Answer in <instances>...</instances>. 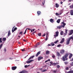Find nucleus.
Masks as SVG:
<instances>
[{
  "mask_svg": "<svg viewBox=\"0 0 73 73\" xmlns=\"http://www.w3.org/2000/svg\"><path fill=\"white\" fill-rule=\"evenodd\" d=\"M61 60H63V61H67L68 60V58H66V57L63 56L62 58H61Z\"/></svg>",
  "mask_w": 73,
  "mask_h": 73,
  "instance_id": "nucleus-1",
  "label": "nucleus"
},
{
  "mask_svg": "<svg viewBox=\"0 0 73 73\" xmlns=\"http://www.w3.org/2000/svg\"><path fill=\"white\" fill-rule=\"evenodd\" d=\"M55 33L56 34V35H54V37H55V38H56V37H58V33H59L58 31H57L55 32Z\"/></svg>",
  "mask_w": 73,
  "mask_h": 73,
  "instance_id": "nucleus-2",
  "label": "nucleus"
},
{
  "mask_svg": "<svg viewBox=\"0 0 73 73\" xmlns=\"http://www.w3.org/2000/svg\"><path fill=\"white\" fill-rule=\"evenodd\" d=\"M11 69L13 70H16L17 69V67L16 66H13L12 67Z\"/></svg>",
  "mask_w": 73,
  "mask_h": 73,
  "instance_id": "nucleus-3",
  "label": "nucleus"
},
{
  "mask_svg": "<svg viewBox=\"0 0 73 73\" xmlns=\"http://www.w3.org/2000/svg\"><path fill=\"white\" fill-rule=\"evenodd\" d=\"M61 24H62V27L64 28L65 26L66 25V23H64V22H62L61 23Z\"/></svg>",
  "mask_w": 73,
  "mask_h": 73,
  "instance_id": "nucleus-4",
  "label": "nucleus"
},
{
  "mask_svg": "<svg viewBox=\"0 0 73 73\" xmlns=\"http://www.w3.org/2000/svg\"><path fill=\"white\" fill-rule=\"evenodd\" d=\"M70 40L69 39H68V40H67V41H66V45H68V44H69L70 43Z\"/></svg>",
  "mask_w": 73,
  "mask_h": 73,
  "instance_id": "nucleus-5",
  "label": "nucleus"
},
{
  "mask_svg": "<svg viewBox=\"0 0 73 73\" xmlns=\"http://www.w3.org/2000/svg\"><path fill=\"white\" fill-rule=\"evenodd\" d=\"M65 52V50L64 49L61 50L60 51V54H64Z\"/></svg>",
  "mask_w": 73,
  "mask_h": 73,
  "instance_id": "nucleus-6",
  "label": "nucleus"
},
{
  "mask_svg": "<svg viewBox=\"0 0 73 73\" xmlns=\"http://www.w3.org/2000/svg\"><path fill=\"white\" fill-rule=\"evenodd\" d=\"M65 41V38H62V40H61L60 43L61 44H62V43H63Z\"/></svg>",
  "mask_w": 73,
  "mask_h": 73,
  "instance_id": "nucleus-7",
  "label": "nucleus"
},
{
  "mask_svg": "<svg viewBox=\"0 0 73 73\" xmlns=\"http://www.w3.org/2000/svg\"><path fill=\"white\" fill-rule=\"evenodd\" d=\"M13 28H14V27H13L12 29V33H13V32H14V31H16V30H17V28L16 27H15L14 29H13Z\"/></svg>",
  "mask_w": 73,
  "mask_h": 73,
  "instance_id": "nucleus-8",
  "label": "nucleus"
},
{
  "mask_svg": "<svg viewBox=\"0 0 73 73\" xmlns=\"http://www.w3.org/2000/svg\"><path fill=\"white\" fill-rule=\"evenodd\" d=\"M72 57H73V54L71 53H70V55L69 56V59H71V58H72Z\"/></svg>",
  "mask_w": 73,
  "mask_h": 73,
  "instance_id": "nucleus-9",
  "label": "nucleus"
},
{
  "mask_svg": "<svg viewBox=\"0 0 73 73\" xmlns=\"http://www.w3.org/2000/svg\"><path fill=\"white\" fill-rule=\"evenodd\" d=\"M43 57L42 56H40L38 57V61H40V60H41V59H43Z\"/></svg>",
  "mask_w": 73,
  "mask_h": 73,
  "instance_id": "nucleus-10",
  "label": "nucleus"
},
{
  "mask_svg": "<svg viewBox=\"0 0 73 73\" xmlns=\"http://www.w3.org/2000/svg\"><path fill=\"white\" fill-rule=\"evenodd\" d=\"M54 19H50V21L51 23H54Z\"/></svg>",
  "mask_w": 73,
  "mask_h": 73,
  "instance_id": "nucleus-11",
  "label": "nucleus"
},
{
  "mask_svg": "<svg viewBox=\"0 0 73 73\" xmlns=\"http://www.w3.org/2000/svg\"><path fill=\"white\" fill-rule=\"evenodd\" d=\"M34 61V60H32L30 61L26 62L27 63V64H30V63H31V62L32 61Z\"/></svg>",
  "mask_w": 73,
  "mask_h": 73,
  "instance_id": "nucleus-12",
  "label": "nucleus"
},
{
  "mask_svg": "<svg viewBox=\"0 0 73 73\" xmlns=\"http://www.w3.org/2000/svg\"><path fill=\"white\" fill-rule=\"evenodd\" d=\"M62 25H60L59 26H58L57 27V29H61V28H62Z\"/></svg>",
  "mask_w": 73,
  "mask_h": 73,
  "instance_id": "nucleus-13",
  "label": "nucleus"
},
{
  "mask_svg": "<svg viewBox=\"0 0 73 73\" xmlns=\"http://www.w3.org/2000/svg\"><path fill=\"white\" fill-rule=\"evenodd\" d=\"M73 30H71L70 31V32L69 34V35H72V34H73Z\"/></svg>",
  "mask_w": 73,
  "mask_h": 73,
  "instance_id": "nucleus-14",
  "label": "nucleus"
},
{
  "mask_svg": "<svg viewBox=\"0 0 73 73\" xmlns=\"http://www.w3.org/2000/svg\"><path fill=\"white\" fill-rule=\"evenodd\" d=\"M40 52H41V51H39L36 54V55L35 56L36 57H37L40 54Z\"/></svg>",
  "mask_w": 73,
  "mask_h": 73,
  "instance_id": "nucleus-15",
  "label": "nucleus"
},
{
  "mask_svg": "<svg viewBox=\"0 0 73 73\" xmlns=\"http://www.w3.org/2000/svg\"><path fill=\"white\" fill-rule=\"evenodd\" d=\"M69 54L68 53H66L65 54V55L64 56V57H65L66 58H67V57H68V55Z\"/></svg>",
  "mask_w": 73,
  "mask_h": 73,
  "instance_id": "nucleus-16",
  "label": "nucleus"
},
{
  "mask_svg": "<svg viewBox=\"0 0 73 73\" xmlns=\"http://www.w3.org/2000/svg\"><path fill=\"white\" fill-rule=\"evenodd\" d=\"M69 54L68 53H66L65 54V55L64 56V57H65L66 58H67V57H68V55Z\"/></svg>",
  "mask_w": 73,
  "mask_h": 73,
  "instance_id": "nucleus-17",
  "label": "nucleus"
},
{
  "mask_svg": "<svg viewBox=\"0 0 73 73\" xmlns=\"http://www.w3.org/2000/svg\"><path fill=\"white\" fill-rule=\"evenodd\" d=\"M41 13L40 12V11H38L37 12V14L38 16H39Z\"/></svg>",
  "mask_w": 73,
  "mask_h": 73,
  "instance_id": "nucleus-18",
  "label": "nucleus"
},
{
  "mask_svg": "<svg viewBox=\"0 0 73 73\" xmlns=\"http://www.w3.org/2000/svg\"><path fill=\"white\" fill-rule=\"evenodd\" d=\"M56 55L58 56H60V55H61V54H60V53H59V52H56Z\"/></svg>",
  "mask_w": 73,
  "mask_h": 73,
  "instance_id": "nucleus-19",
  "label": "nucleus"
},
{
  "mask_svg": "<svg viewBox=\"0 0 73 73\" xmlns=\"http://www.w3.org/2000/svg\"><path fill=\"white\" fill-rule=\"evenodd\" d=\"M70 14L71 15H73V10H72L70 11Z\"/></svg>",
  "mask_w": 73,
  "mask_h": 73,
  "instance_id": "nucleus-20",
  "label": "nucleus"
},
{
  "mask_svg": "<svg viewBox=\"0 0 73 73\" xmlns=\"http://www.w3.org/2000/svg\"><path fill=\"white\" fill-rule=\"evenodd\" d=\"M11 34L10 32V31H9L8 33V34L7 35L8 37H9V36H10V35H11Z\"/></svg>",
  "mask_w": 73,
  "mask_h": 73,
  "instance_id": "nucleus-21",
  "label": "nucleus"
},
{
  "mask_svg": "<svg viewBox=\"0 0 73 73\" xmlns=\"http://www.w3.org/2000/svg\"><path fill=\"white\" fill-rule=\"evenodd\" d=\"M35 57V55H33L31 56L29 59V60H31V58H33V57Z\"/></svg>",
  "mask_w": 73,
  "mask_h": 73,
  "instance_id": "nucleus-22",
  "label": "nucleus"
},
{
  "mask_svg": "<svg viewBox=\"0 0 73 73\" xmlns=\"http://www.w3.org/2000/svg\"><path fill=\"white\" fill-rule=\"evenodd\" d=\"M68 39H69L70 41V40L72 39V40H73V36H71L70 37L68 38Z\"/></svg>",
  "mask_w": 73,
  "mask_h": 73,
  "instance_id": "nucleus-23",
  "label": "nucleus"
},
{
  "mask_svg": "<svg viewBox=\"0 0 73 73\" xmlns=\"http://www.w3.org/2000/svg\"><path fill=\"white\" fill-rule=\"evenodd\" d=\"M61 20L60 19H58L57 21V23H58V24H59V23H60V21Z\"/></svg>",
  "mask_w": 73,
  "mask_h": 73,
  "instance_id": "nucleus-24",
  "label": "nucleus"
},
{
  "mask_svg": "<svg viewBox=\"0 0 73 73\" xmlns=\"http://www.w3.org/2000/svg\"><path fill=\"white\" fill-rule=\"evenodd\" d=\"M50 53V52L49 51H46V54H49Z\"/></svg>",
  "mask_w": 73,
  "mask_h": 73,
  "instance_id": "nucleus-25",
  "label": "nucleus"
},
{
  "mask_svg": "<svg viewBox=\"0 0 73 73\" xmlns=\"http://www.w3.org/2000/svg\"><path fill=\"white\" fill-rule=\"evenodd\" d=\"M56 7V8H58V7H59V5H58V4L56 3L55 4Z\"/></svg>",
  "mask_w": 73,
  "mask_h": 73,
  "instance_id": "nucleus-26",
  "label": "nucleus"
},
{
  "mask_svg": "<svg viewBox=\"0 0 73 73\" xmlns=\"http://www.w3.org/2000/svg\"><path fill=\"white\" fill-rule=\"evenodd\" d=\"M64 35V32L63 31H61L60 32V35Z\"/></svg>",
  "mask_w": 73,
  "mask_h": 73,
  "instance_id": "nucleus-27",
  "label": "nucleus"
},
{
  "mask_svg": "<svg viewBox=\"0 0 73 73\" xmlns=\"http://www.w3.org/2000/svg\"><path fill=\"white\" fill-rule=\"evenodd\" d=\"M55 45V44H54L53 42H51V46H54Z\"/></svg>",
  "mask_w": 73,
  "mask_h": 73,
  "instance_id": "nucleus-28",
  "label": "nucleus"
},
{
  "mask_svg": "<svg viewBox=\"0 0 73 73\" xmlns=\"http://www.w3.org/2000/svg\"><path fill=\"white\" fill-rule=\"evenodd\" d=\"M50 61V60L48 59V60L45 61V62L46 63V62H48V61Z\"/></svg>",
  "mask_w": 73,
  "mask_h": 73,
  "instance_id": "nucleus-29",
  "label": "nucleus"
},
{
  "mask_svg": "<svg viewBox=\"0 0 73 73\" xmlns=\"http://www.w3.org/2000/svg\"><path fill=\"white\" fill-rule=\"evenodd\" d=\"M52 72H53V73H56V72H57V70H53Z\"/></svg>",
  "mask_w": 73,
  "mask_h": 73,
  "instance_id": "nucleus-30",
  "label": "nucleus"
},
{
  "mask_svg": "<svg viewBox=\"0 0 73 73\" xmlns=\"http://www.w3.org/2000/svg\"><path fill=\"white\" fill-rule=\"evenodd\" d=\"M27 29H28V28H27V29H26L25 32L24 33V35H25V33H26V32H27Z\"/></svg>",
  "mask_w": 73,
  "mask_h": 73,
  "instance_id": "nucleus-31",
  "label": "nucleus"
},
{
  "mask_svg": "<svg viewBox=\"0 0 73 73\" xmlns=\"http://www.w3.org/2000/svg\"><path fill=\"white\" fill-rule=\"evenodd\" d=\"M52 57L53 58H55V55L54 54L52 55Z\"/></svg>",
  "mask_w": 73,
  "mask_h": 73,
  "instance_id": "nucleus-32",
  "label": "nucleus"
},
{
  "mask_svg": "<svg viewBox=\"0 0 73 73\" xmlns=\"http://www.w3.org/2000/svg\"><path fill=\"white\" fill-rule=\"evenodd\" d=\"M6 40V38H3V41H5Z\"/></svg>",
  "mask_w": 73,
  "mask_h": 73,
  "instance_id": "nucleus-33",
  "label": "nucleus"
},
{
  "mask_svg": "<svg viewBox=\"0 0 73 73\" xmlns=\"http://www.w3.org/2000/svg\"><path fill=\"white\" fill-rule=\"evenodd\" d=\"M58 40H57L56 41H55V42H54V44H57V42H58Z\"/></svg>",
  "mask_w": 73,
  "mask_h": 73,
  "instance_id": "nucleus-34",
  "label": "nucleus"
},
{
  "mask_svg": "<svg viewBox=\"0 0 73 73\" xmlns=\"http://www.w3.org/2000/svg\"><path fill=\"white\" fill-rule=\"evenodd\" d=\"M3 44H1L0 45V49H1V48H2V46H3Z\"/></svg>",
  "mask_w": 73,
  "mask_h": 73,
  "instance_id": "nucleus-35",
  "label": "nucleus"
},
{
  "mask_svg": "<svg viewBox=\"0 0 73 73\" xmlns=\"http://www.w3.org/2000/svg\"><path fill=\"white\" fill-rule=\"evenodd\" d=\"M2 40V38H0V42L1 43V42H2V41L1 40Z\"/></svg>",
  "mask_w": 73,
  "mask_h": 73,
  "instance_id": "nucleus-36",
  "label": "nucleus"
},
{
  "mask_svg": "<svg viewBox=\"0 0 73 73\" xmlns=\"http://www.w3.org/2000/svg\"><path fill=\"white\" fill-rule=\"evenodd\" d=\"M29 66V65L28 66L27 65H26L25 66V68H27V67H28V66Z\"/></svg>",
  "mask_w": 73,
  "mask_h": 73,
  "instance_id": "nucleus-37",
  "label": "nucleus"
},
{
  "mask_svg": "<svg viewBox=\"0 0 73 73\" xmlns=\"http://www.w3.org/2000/svg\"><path fill=\"white\" fill-rule=\"evenodd\" d=\"M19 35H23V32L22 31L21 32L19 33Z\"/></svg>",
  "mask_w": 73,
  "mask_h": 73,
  "instance_id": "nucleus-38",
  "label": "nucleus"
},
{
  "mask_svg": "<svg viewBox=\"0 0 73 73\" xmlns=\"http://www.w3.org/2000/svg\"><path fill=\"white\" fill-rule=\"evenodd\" d=\"M57 68L58 69V68H60V66L59 65H57Z\"/></svg>",
  "mask_w": 73,
  "mask_h": 73,
  "instance_id": "nucleus-39",
  "label": "nucleus"
},
{
  "mask_svg": "<svg viewBox=\"0 0 73 73\" xmlns=\"http://www.w3.org/2000/svg\"><path fill=\"white\" fill-rule=\"evenodd\" d=\"M65 64H68V62H64Z\"/></svg>",
  "mask_w": 73,
  "mask_h": 73,
  "instance_id": "nucleus-40",
  "label": "nucleus"
},
{
  "mask_svg": "<svg viewBox=\"0 0 73 73\" xmlns=\"http://www.w3.org/2000/svg\"><path fill=\"white\" fill-rule=\"evenodd\" d=\"M56 15L57 16L58 15L59 16V15H60V14H59L58 13H56Z\"/></svg>",
  "mask_w": 73,
  "mask_h": 73,
  "instance_id": "nucleus-41",
  "label": "nucleus"
},
{
  "mask_svg": "<svg viewBox=\"0 0 73 73\" xmlns=\"http://www.w3.org/2000/svg\"><path fill=\"white\" fill-rule=\"evenodd\" d=\"M47 70L46 69L42 71V72H46Z\"/></svg>",
  "mask_w": 73,
  "mask_h": 73,
  "instance_id": "nucleus-42",
  "label": "nucleus"
},
{
  "mask_svg": "<svg viewBox=\"0 0 73 73\" xmlns=\"http://www.w3.org/2000/svg\"><path fill=\"white\" fill-rule=\"evenodd\" d=\"M4 51L5 52L6 51H7V50L6 49V48H4Z\"/></svg>",
  "mask_w": 73,
  "mask_h": 73,
  "instance_id": "nucleus-43",
  "label": "nucleus"
},
{
  "mask_svg": "<svg viewBox=\"0 0 73 73\" xmlns=\"http://www.w3.org/2000/svg\"><path fill=\"white\" fill-rule=\"evenodd\" d=\"M41 33H40L38 34V36H41Z\"/></svg>",
  "mask_w": 73,
  "mask_h": 73,
  "instance_id": "nucleus-44",
  "label": "nucleus"
},
{
  "mask_svg": "<svg viewBox=\"0 0 73 73\" xmlns=\"http://www.w3.org/2000/svg\"><path fill=\"white\" fill-rule=\"evenodd\" d=\"M57 64V63H54L53 64V65H54V66H55V65H56Z\"/></svg>",
  "mask_w": 73,
  "mask_h": 73,
  "instance_id": "nucleus-45",
  "label": "nucleus"
},
{
  "mask_svg": "<svg viewBox=\"0 0 73 73\" xmlns=\"http://www.w3.org/2000/svg\"><path fill=\"white\" fill-rule=\"evenodd\" d=\"M65 32L67 34V33H68V30H65Z\"/></svg>",
  "mask_w": 73,
  "mask_h": 73,
  "instance_id": "nucleus-46",
  "label": "nucleus"
},
{
  "mask_svg": "<svg viewBox=\"0 0 73 73\" xmlns=\"http://www.w3.org/2000/svg\"><path fill=\"white\" fill-rule=\"evenodd\" d=\"M44 4H45V0H44L43 2H42L43 5H44Z\"/></svg>",
  "mask_w": 73,
  "mask_h": 73,
  "instance_id": "nucleus-47",
  "label": "nucleus"
},
{
  "mask_svg": "<svg viewBox=\"0 0 73 73\" xmlns=\"http://www.w3.org/2000/svg\"><path fill=\"white\" fill-rule=\"evenodd\" d=\"M60 46H61V44H59L57 46V47H60Z\"/></svg>",
  "mask_w": 73,
  "mask_h": 73,
  "instance_id": "nucleus-48",
  "label": "nucleus"
},
{
  "mask_svg": "<svg viewBox=\"0 0 73 73\" xmlns=\"http://www.w3.org/2000/svg\"><path fill=\"white\" fill-rule=\"evenodd\" d=\"M70 8H71V9H72V5H71L69 7Z\"/></svg>",
  "mask_w": 73,
  "mask_h": 73,
  "instance_id": "nucleus-49",
  "label": "nucleus"
},
{
  "mask_svg": "<svg viewBox=\"0 0 73 73\" xmlns=\"http://www.w3.org/2000/svg\"><path fill=\"white\" fill-rule=\"evenodd\" d=\"M46 34H44L43 35H42V37H45V36Z\"/></svg>",
  "mask_w": 73,
  "mask_h": 73,
  "instance_id": "nucleus-50",
  "label": "nucleus"
},
{
  "mask_svg": "<svg viewBox=\"0 0 73 73\" xmlns=\"http://www.w3.org/2000/svg\"><path fill=\"white\" fill-rule=\"evenodd\" d=\"M70 65L71 66H73V62H72L71 64Z\"/></svg>",
  "mask_w": 73,
  "mask_h": 73,
  "instance_id": "nucleus-51",
  "label": "nucleus"
},
{
  "mask_svg": "<svg viewBox=\"0 0 73 73\" xmlns=\"http://www.w3.org/2000/svg\"><path fill=\"white\" fill-rule=\"evenodd\" d=\"M47 40H48V37L46 36V38L45 39V40H46V41H47Z\"/></svg>",
  "mask_w": 73,
  "mask_h": 73,
  "instance_id": "nucleus-52",
  "label": "nucleus"
},
{
  "mask_svg": "<svg viewBox=\"0 0 73 73\" xmlns=\"http://www.w3.org/2000/svg\"><path fill=\"white\" fill-rule=\"evenodd\" d=\"M64 36H66V35H67V34H66V33H64Z\"/></svg>",
  "mask_w": 73,
  "mask_h": 73,
  "instance_id": "nucleus-53",
  "label": "nucleus"
},
{
  "mask_svg": "<svg viewBox=\"0 0 73 73\" xmlns=\"http://www.w3.org/2000/svg\"><path fill=\"white\" fill-rule=\"evenodd\" d=\"M66 70H69V68H68V67H66Z\"/></svg>",
  "mask_w": 73,
  "mask_h": 73,
  "instance_id": "nucleus-54",
  "label": "nucleus"
},
{
  "mask_svg": "<svg viewBox=\"0 0 73 73\" xmlns=\"http://www.w3.org/2000/svg\"><path fill=\"white\" fill-rule=\"evenodd\" d=\"M35 48H37V45H36L35 46Z\"/></svg>",
  "mask_w": 73,
  "mask_h": 73,
  "instance_id": "nucleus-55",
  "label": "nucleus"
},
{
  "mask_svg": "<svg viewBox=\"0 0 73 73\" xmlns=\"http://www.w3.org/2000/svg\"><path fill=\"white\" fill-rule=\"evenodd\" d=\"M28 30H30L31 31V32H32V30H31L29 28H28Z\"/></svg>",
  "mask_w": 73,
  "mask_h": 73,
  "instance_id": "nucleus-56",
  "label": "nucleus"
},
{
  "mask_svg": "<svg viewBox=\"0 0 73 73\" xmlns=\"http://www.w3.org/2000/svg\"><path fill=\"white\" fill-rule=\"evenodd\" d=\"M40 45V43L39 42H38L37 43V45Z\"/></svg>",
  "mask_w": 73,
  "mask_h": 73,
  "instance_id": "nucleus-57",
  "label": "nucleus"
},
{
  "mask_svg": "<svg viewBox=\"0 0 73 73\" xmlns=\"http://www.w3.org/2000/svg\"><path fill=\"white\" fill-rule=\"evenodd\" d=\"M21 50L22 52H23V51H25V50L22 49Z\"/></svg>",
  "mask_w": 73,
  "mask_h": 73,
  "instance_id": "nucleus-58",
  "label": "nucleus"
},
{
  "mask_svg": "<svg viewBox=\"0 0 73 73\" xmlns=\"http://www.w3.org/2000/svg\"><path fill=\"white\" fill-rule=\"evenodd\" d=\"M69 2H71V1H72V0H69Z\"/></svg>",
  "mask_w": 73,
  "mask_h": 73,
  "instance_id": "nucleus-59",
  "label": "nucleus"
},
{
  "mask_svg": "<svg viewBox=\"0 0 73 73\" xmlns=\"http://www.w3.org/2000/svg\"><path fill=\"white\" fill-rule=\"evenodd\" d=\"M23 41L27 42V41H26L25 39H23Z\"/></svg>",
  "mask_w": 73,
  "mask_h": 73,
  "instance_id": "nucleus-60",
  "label": "nucleus"
},
{
  "mask_svg": "<svg viewBox=\"0 0 73 73\" xmlns=\"http://www.w3.org/2000/svg\"><path fill=\"white\" fill-rule=\"evenodd\" d=\"M36 31H35L33 33V34L34 35V33H36Z\"/></svg>",
  "mask_w": 73,
  "mask_h": 73,
  "instance_id": "nucleus-61",
  "label": "nucleus"
},
{
  "mask_svg": "<svg viewBox=\"0 0 73 73\" xmlns=\"http://www.w3.org/2000/svg\"><path fill=\"white\" fill-rule=\"evenodd\" d=\"M46 66H43V68H45Z\"/></svg>",
  "mask_w": 73,
  "mask_h": 73,
  "instance_id": "nucleus-62",
  "label": "nucleus"
},
{
  "mask_svg": "<svg viewBox=\"0 0 73 73\" xmlns=\"http://www.w3.org/2000/svg\"><path fill=\"white\" fill-rule=\"evenodd\" d=\"M48 46H51V45L49 44H48Z\"/></svg>",
  "mask_w": 73,
  "mask_h": 73,
  "instance_id": "nucleus-63",
  "label": "nucleus"
},
{
  "mask_svg": "<svg viewBox=\"0 0 73 73\" xmlns=\"http://www.w3.org/2000/svg\"><path fill=\"white\" fill-rule=\"evenodd\" d=\"M72 8H73V4L72 5Z\"/></svg>",
  "mask_w": 73,
  "mask_h": 73,
  "instance_id": "nucleus-64",
  "label": "nucleus"
}]
</instances>
